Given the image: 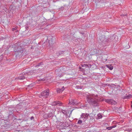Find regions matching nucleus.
<instances>
[{"mask_svg": "<svg viewBox=\"0 0 132 132\" xmlns=\"http://www.w3.org/2000/svg\"><path fill=\"white\" fill-rule=\"evenodd\" d=\"M86 101L89 104L94 106L98 105V98L97 95L89 94L86 95Z\"/></svg>", "mask_w": 132, "mask_h": 132, "instance_id": "f257e3e1", "label": "nucleus"}, {"mask_svg": "<svg viewBox=\"0 0 132 132\" xmlns=\"http://www.w3.org/2000/svg\"><path fill=\"white\" fill-rule=\"evenodd\" d=\"M23 71L24 74L23 75H21L18 78V79L20 80H23L25 79V78L26 77V76H27L26 75L27 73H28V75H29L30 74V73H31V74L32 75V72H33L34 73H38L40 72V71H39V70L38 69L37 70H34L32 71H28L27 70V69H26L24 70H23Z\"/></svg>", "mask_w": 132, "mask_h": 132, "instance_id": "f03ea898", "label": "nucleus"}, {"mask_svg": "<svg viewBox=\"0 0 132 132\" xmlns=\"http://www.w3.org/2000/svg\"><path fill=\"white\" fill-rule=\"evenodd\" d=\"M49 95V91L48 90H45L42 92L40 94V97H43L46 98Z\"/></svg>", "mask_w": 132, "mask_h": 132, "instance_id": "7ed1b4c3", "label": "nucleus"}, {"mask_svg": "<svg viewBox=\"0 0 132 132\" xmlns=\"http://www.w3.org/2000/svg\"><path fill=\"white\" fill-rule=\"evenodd\" d=\"M88 114L87 113H83L81 115L80 119H82L84 122L88 119Z\"/></svg>", "mask_w": 132, "mask_h": 132, "instance_id": "20e7f679", "label": "nucleus"}, {"mask_svg": "<svg viewBox=\"0 0 132 132\" xmlns=\"http://www.w3.org/2000/svg\"><path fill=\"white\" fill-rule=\"evenodd\" d=\"M77 100H76L71 99L69 100V102L68 103L69 105H74V104H77L78 103Z\"/></svg>", "mask_w": 132, "mask_h": 132, "instance_id": "39448f33", "label": "nucleus"}, {"mask_svg": "<svg viewBox=\"0 0 132 132\" xmlns=\"http://www.w3.org/2000/svg\"><path fill=\"white\" fill-rule=\"evenodd\" d=\"M105 101L108 103L112 105L116 104V102L112 99L105 100Z\"/></svg>", "mask_w": 132, "mask_h": 132, "instance_id": "423d86ee", "label": "nucleus"}, {"mask_svg": "<svg viewBox=\"0 0 132 132\" xmlns=\"http://www.w3.org/2000/svg\"><path fill=\"white\" fill-rule=\"evenodd\" d=\"M64 86H63L61 88H59L57 89V92L58 93L62 92L64 90Z\"/></svg>", "mask_w": 132, "mask_h": 132, "instance_id": "0eeeda50", "label": "nucleus"}, {"mask_svg": "<svg viewBox=\"0 0 132 132\" xmlns=\"http://www.w3.org/2000/svg\"><path fill=\"white\" fill-rule=\"evenodd\" d=\"M57 104H59V105L61 106L62 103L61 102L58 101H54L52 103V105H56Z\"/></svg>", "mask_w": 132, "mask_h": 132, "instance_id": "6e6552de", "label": "nucleus"}, {"mask_svg": "<svg viewBox=\"0 0 132 132\" xmlns=\"http://www.w3.org/2000/svg\"><path fill=\"white\" fill-rule=\"evenodd\" d=\"M50 38H51V40H49L50 39L49 38V37H48L47 38V39L48 40V42L50 43V44L51 43V42H53L54 40L55 39V37H52V36H51L50 37Z\"/></svg>", "mask_w": 132, "mask_h": 132, "instance_id": "1a4fd4ad", "label": "nucleus"}, {"mask_svg": "<svg viewBox=\"0 0 132 132\" xmlns=\"http://www.w3.org/2000/svg\"><path fill=\"white\" fill-rule=\"evenodd\" d=\"M132 97V95L131 94H128L127 95L126 94V95L123 97L124 99H129Z\"/></svg>", "mask_w": 132, "mask_h": 132, "instance_id": "9d476101", "label": "nucleus"}, {"mask_svg": "<svg viewBox=\"0 0 132 132\" xmlns=\"http://www.w3.org/2000/svg\"><path fill=\"white\" fill-rule=\"evenodd\" d=\"M106 66L110 70H112L113 69V66L111 64L106 65Z\"/></svg>", "mask_w": 132, "mask_h": 132, "instance_id": "9b49d317", "label": "nucleus"}, {"mask_svg": "<svg viewBox=\"0 0 132 132\" xmlns=\"http://www.w3.org/2000/svg\"><path fill=\"white\" fill-rule=\"evenodd\" d=\"M104 0H93L94 1H95V3H97L101 2H103Z\"/></svg>", "mask_w": 132, "mask_h": 132, "instance_id": "f8f14e48", "label": "nucleus"}, {"mask_svg": "<svg viewBox=\"0 0 132 132\" xmlns=\"http://www.w3.org/2000/svg\"><path fill=\"white\" fill-rule=\"evenodd\" d=\"M82 122H84L83 120V119H80V120H79L78 121L77 123L79 124H81L82 123Z\"/></svg>", "mask_w": 132, "mask_h": 132, "instance_id": "ddd939ff", "label": "nucleus"}, {"mask_svg": "<svg viewBox=\"0 0 132 132\" xmlns=\"http://www.w3.org/2000/svg\"><path fill=\"white\" fill-rule=\"evenodd\" d=\"M53 116V113L52 112H50L47 114V116L48 117H50Z\"/></svg>", "mask_w": 132, "mask_h": 132, "instance_id": "4468645a", "label": "nucleus"}, {"mask_svg": "<svg viewBox=\"0 0 132 132\" xmlns=\"http://www.w3.org/2000/svg\"><path fill=\"white\" fill-rule=\"evenodd\" d=\"M97 119H100L102 117V116L101 114L99 113L97 115Z\"/></svg>", "mask_w": 132, "mask_h": 132, "instance_id": "2eb2a0df", "label": "nucleus"}, {"mask_svg": "<svg viewBox=\"0 0 132 132\" xmlns=\"http://www.w3.org/2000/svg\"><path fill=\"white\" fill-rule=\"evenodd\" d=\"M61 112L64 114H65L67 113V112L66 111L63 110H61Z\"/></svg>", "mask_w": 132, "mask_h": 132, "instance_id": "dca6fc26", "label": "nucleus"}, {"mask_svg": "<svg viewBox=\"0 0 132 132\" xmlns=\"http://www.w3.org/2000/svg\"><path fill=\"white\" fill-rule=\"evenodd\" d=\"M126 130L127 131H130L132 130V129L130 128H127L126 129Z\"/></svg>", "mask_w": 132, "mask_h": 132, "instance_id": "f3484780", "label": "nucleus"}, {"mask_svg": "<svg viewBox=\"0 0 132 132\" xmlns=\"http://www.w3.org/2000/svg\"><path fill=\"white\" fill-rule=\"evenodd\" d=\"M43 64V63H39V64L37 65H36L35 67H39L41 65H42Z\"/></svg>", "mask_w": 132, "mask_h": 132, "instance_id": "a211bd4d", "label": "nucleus"}, {"mask_svg": "<svg viewBox=\"0 0 132 132\" xmlns=\"http://www.w3.org/2000/svg\"><path fill=\"white\" fill-rule=\"evenodd\" d=\"M108 130H111L112 129V127H111V126L110 127H107L106 128Z\"/></svg>", "mask_w": 132, "mask_h": 132, "instance_id": "6ab92c4d", "label": "nucleus"}, {"mask_svg": "<svg viewBox=\"0 0 132 132\" xmlns=\"http://www.w3.org/2000/svg\"><path fill=\"white\" fill-rule=\"evenodd\" d=\"M17 29V27H15L14 28H12V30L13 31H14L16 30Z\"/></svg>", "mask_w": 132, "mask_h": 132, "instance_id": "aec40b11", "label": "nucleus"}, {"mask_svg": "<svg viewBox=\"0 0 132 132\" xmlns=\"http://www.w3.org/2000/svg\"><path fill=\"white\" fill-rule=\"evenodd\" d=\"M90 114L92 116V117L94 116L95 115V114L94 113H90Z\"/></svg>", "mask_w": 132, "mask_h": 132, "instance_id": "412c9836", "label": "nucleus"}, {"mask_svg": "<svg viewBox=\"0 0 132 132\" xmlns=\"http://www.w3.org/2000/svg\"><path fill=\"white\" fill-rule=\"evenodd\" d=\"M91 65L90 64H88L87 67H88L89 68H90L91 67Z\"/></svg>", "mask_w": 132, "mask_h": 132, "instance_id": "4be33fe9", "label": "nucleus"}, {"mask_svg": "<svg viewBox=\"0 0 132 132\" xmlns=\"http://www.w3.org/2000/svg\"><path fill=\"white\" fill-rule=\"evenodd\" d=\"M34 119V118L32 116L30 118V119L31 120H32Z\"/></svg>", "mask_w": 132, "mask_h": 132, "instance_id": "5701e85b", "label": "nucleus"}, {"mask_svg": "<svg viewBox=\"0 0 132 132\" xmlns=\"http://www.w3.org/2000/svg\"><path fill=\"white\" fill-rule=\"evenodd\" d=\"M62 52L60 51V52H59L58 53L59 54H61L62 53Z\"/></svg>", "mask_w": 132, "mask_h": 132, "instance_id": "b1692460", "label": "nucleus"}, {"mask_svg": "<svg viewBox=\"0 0 132 132\" xmlns=\"http://www.w3.org/2000/svg\"><path fill=\"white\" fill-rule=\"evenodd\" d=\"M116 127V126L115 125H114V126H111V127H112V128H115V127Z\"/></svg>", "mask_w": 132, "mask_h": 132, "instance_id": "393cba45", "label": "nucleus"}, {"mask_svg": "<svg viewBox=\"0 0 132 132\" xmlns=\"http://www.w3.org/2000/svg\"><path fill=\"white\" fill-rule=\"evenodd\" d=\"M87 64H85L83 65H85V67H87Z\"/></svg>", "mask_w": 132, "mask_h": 132, "instance_id": "a878e982", "label": "nucleus"}, {"mask_svg": "<svg viewBox=\"0 0 132 132\" xmlns=\"http://www.w3.org/2000/svg\"><path fill=\"white\" fill-rule=\"evenodd\" d=\"M102 38H104L105 37V36L104 35H103L102 36Z\"/></svg>", "mask_w": 132, "mask_h": 132, "instance_id": "bb28decb", "label": "nucleus"}, {"mask_svg": "<svg viewBox=\"0 0 132 132\" xmlns=\"http://www.w3.org/2000/svg\"><path fill=\"white\" fill-rule=\"evenodd\" d=\"M43 79H39V81H43Z\"/></svg>", "mask_w": 132, "mask_h": 132, "instance_id": "cd10ccee", "label": "nucleus"}, {"mask_svg": "<svg viewBox=\"0 0 132 132\" xmlns=\"http://www.w3.org/2000/svg\"><path fill=\"white\" fill-rule=\"evenodd\" d=\"M31 86H32V85H29L28 86H29V87H31Z\"/></svg>", "mask_w": 132, "mask_h": 132, "instance_id": "c85d7f7f", "label": "nucleus"}, {"mask_svg": "<svg viewBox=\"0 0 132 132\" xmlns=\"http://www.w3.org/2000/svg\"><path fill=\"white\" fill-rule=\"evenodd\" d=\"M18 30H17L16 31V32H18Z\"/></svg>", "mask_w": 132, "mask_h": 132, "instance_id": "c756f323", "label": "nucleus"}, {"mask_svg": "<svg viewBox=\"0 0 132 132\" xmlns=\"http://www.w3.org/2000/svg\"><path fill=\"white\" fill-rule=\"evenodd\" d=\"M77 88H80V87H77Z\"/></svg>", "mask_w": 132, "mask_h": 132, "instance_id": "7c9ffc66", "label": "nucleus"}, {"mask_svg": "<svg viewBox=\"0 0 132 132\" xmlns=\"http://www.w3.org/2000/svg\"><path fill=\"white\" fill-rule=\"evenodd\" d=\"M121 15V16H125V15H124L123 14H122V15Z\"/></svg>", "mask_w": 132, "mask_h": 132, "instance_id": "2f4dec72", "label": "nucleus"}, {"mask_svg": "<svg viewBox=\"0 0 132 132\" xmlns=\"http://www.w3.org/2000/svg\"><path fill=\"white\" fill-rule=\"evenodd\" d=\"M101 37L100 38V40H101ZM102 41V40H101Z\"/></svg>", "mask_w": 132, "mask_h": 132, "instance_id": "473e14b6", "label": "nucleus"}, {"mask_svg": "<svg viewBox=\"0 0 132 132\" xmlns=\"http://www.w3.org/2000/svg\"><path fill=\"white\" fill-rule=\"evenodd\" d=\"M131 107H132V105H131Z\"/></svg>", "mask_w": 132, "mask_h": 132, "instance_id": "72a5a7b5", "label": "nucleus"}, {"mask_svg": "<svg viewBox=\"0 0 132 132\" xmlns=\"http://www.w3.org/2000/svg\"><path fill=\"white\" fill-rule=\"evenodd\" d=\"M131 107H132V105H131Z\"/></svg>", "mask_w": 132, "mask_h": 132, "instance_id": "f704fd0d", "label": "nucleus"}]
</instances>
